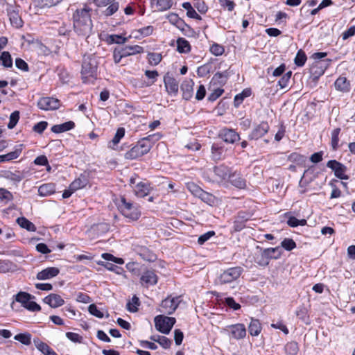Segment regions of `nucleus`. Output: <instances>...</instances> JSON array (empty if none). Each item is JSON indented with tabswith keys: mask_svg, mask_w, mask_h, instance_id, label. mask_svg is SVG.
Masks as SVG:
<instances>
[{
	"mask_svg": "<svg viewBox=\"0 0 355 355\" xmlns=\"http://www.w3.org/2000/svg\"><path fill=\"white\" fill-rule=\"evenodd\" d=\"M92 8L85 4L83 8L76 10L73 14V28L76 33L82 36H89L92 31L91 19Z\"/></svg>",
	"mask_w": 355,
	"mask_h": 355,
	"instance_id": "1",
	"label": "nucleus"
},
{
	"mask_svg": "<svg viewBox=\"0 0 355 355\" xmlns=\"http://www.w3.org/2000/svg\"><path fill=\"white\" fill-rule=\"evenodd\" d=\"M232 171V170L228 166L224 164H220L214 166L212 171L206 172L204 177L205 178H207V175H211V178H207L209 181L227 187L229 184V179L231 175Z\"/></svg>",
	"mask_w": 355,
	"mask_h": 355,
	"instance_id": "2",
	"label": "nucleus"
},
{
	"mask_svg": "<svg viewBox=\"0 0 355 355\" xmlns=\"http://www.w3.org/2000/svg\"><path fill=\"white\" fill-rule=\"evenodd\" d=\"M97 62L94 55H85L83 56L81 75L84 83H87L89 78L96 75Z\"/></svg>",
	"mask_w": 355,
	"mask_h": 355,
	"instance_id": "3",
	"label": "nucleus"
},
{
	"mask_svg": "<svg viewBox=\"0 0 355 355\" xmlns=\"http://www.w3.org/2000/svg\"><path fill=\"white\" fill-rule=\"evenodd\" d=\"M152 146L148 137H145L137 142L130 150L125 154L127 159H135L147 154Z\"/></svg>",
	"mask_w": 355,
	"mask_h": 355,
	"instance_id": "4",
	"label": "nucleus"
},
{
	"mask_svg": "<svg viewBox=\"0 0 355 355\" xmlns=\"http://www.w3.org/2000/svg\"><path fill=\"white\" fill-rule=\"evenodd\" d=\"M118 207L121 213L130 220H137L141 216L139 207L128 202L123 197L121 198Z\"/></svg>",
	"mask_w": 355,
	"mask_h": 355,
	"instance_id": "5",
	"label": "nucleus"
},
{
	"mask_svg": "<svg viewBox=\"0 0 355 355\" xmlns=\"http://www.w3.org/2000/svg\"><path fill=\"white\" fill-rule=\"evenodd\" d=\"M15 300L21 304L26 309L31 312H37L41 310V306L33 301L35 296L24 291H20L14 295Z\"/></svg>",
	"mask_w": 355,
	"mask_h": 355,
	"instance_id": "6",
	"label": "nucleus"
},
{
	"mask_svg": "<svg viewBox=\"0 0 355 355\" xmlns=\"http://www.w3.org/2000/svg\"><path fill=\"white\" fill-rule=\"evenodd\" d=\"M156 329L162 334H168L175 323V318L159 315L155 318Z\"/></svg>",
	"mask_w": 355,
	"mask_h": 355,
	"instance_id": "7",
	"label": "nucleus"
},
{
	"mask_svg": "<svg viewBox=\"0 0 355 355\" xmlns=\"http://www.w3.org/2000/svg\"><path fill=\"white\" fill-rule=\"evenodd\" d=\"M181 301V296H169L162 300L159 308V311L165 314L171 315L177 309Z\"/></svg>",
	"mask_w": 355,
	"mask_h": 355,
	"instance_id": "8",
	"label": "nucleus"
},
{
	"mask_svg": "<svg viewBox=\"0 0 355 355\" xmlns=\"http://www.w3.org/2000/svg\"><path fill=\"white\" fill-rule=\"evenodd\" d=\"M241 267H232L224 270L219 276L218 281L220 284H228L236 280L241 275Z\"/></svg>",
	"mask_w": 355,
	"mask_h": 355,
	"instance_id": "9",
	"label": "nucleus"
},
{
	"mask_svg": "<svg viewBox=\"0 0 355 355\" xmlns=\"http://www.w3.org/2000/svg\"><path fill=\"white\" fill-rule=\"evenodd\" d=\"M327 166L334 171L335 176L338 178L345 180L349 179V176L346 174L347 168L342 163L332 159L327 162Z\"/></svg>",
	"mask_w": 355,
	"mask_h": 355,
	"instance_id": "10",
	"label": "nucleus"
},
{
	"mask_svg": "<svg viewBox=\"0 0 355 355\" xmlns=\"http://www.w3.org/2000/svg\"><path fill=\"white\" fill-rule=\"evenodd\" d=\"M218 137L225 143L233 144L240 140L241 137L234 129L224 128L218 134Z\"/></svg>",
	"mask_w": 355,
	"mask_h": 355,
	"instance_id": "11",
	"label": "nucleus"
},
{
	"mask_svg": "<svg viewBox=\"0 0 355 355\" xmlns=\"http://www.w3.org/2000/svg\"><path fill=\"white\" fill-rule=\"evenodd\" d=\"M158 277L153 269H145L142 271L140 282L142 286L148 287L157 283Z\"/></svg>",
	"mask_w": 355,
	"mask_h": 355,
	"instance_id": "12",
	"label": "nucleus"
},
{
	"mask_svg": "<svg viewBox=\"0 0 355 355\" xmlns=\"http://www.w3.org/2000/svg\"><path fill=\"white\" fill-rule=\"evenodd\" d=\"M37 106L42 110H53L60 107V102L53 97H42L38 101Z\"/></svg>",
	"mask_w": 355,
	"mask_h": 355,
	"instance_id": "13",
	"label": "nucleus"
},
{
	"mask_svg": "<svg viewBox=\"0 0 355 355\" xmlns=\"http://www.w3.org/2000/svg\"><path fill=\"white\" fill-rule=\"evenodd\" d=\"M270 126L266 121L261 122L256 125L248 135L250 140H257L263 137L269 130Z\"/></svg>",
	"mask_w": 355,
	"mask_h": 355,
	"instance_id": "14",
	"label": "nucleus"
},
{
	"mask_svg": "<svg viewBox=\"0 0 355 355\" xmlns=\"http://www.w3.org/2000/svg\"><path fill=\"white\" fill-rule=\"evenodd\" d=\"M226 330L229 331L232 338L236 340L243 338L246 335L245 327L241 323L227 326Z\"/></svg>",
	"mask_w": 355,
	"mask_h": 355,
	"instance_id": "15",
	"label": "nucleus"
},
{
	"mask_svg": "<svg viewBox=\"0 0 355 355\" xmlns=\"http://www.w3.org/2000/svg\"><path fill=\"white\" fill-rule=\"evenodd\" d=\"M7 12L12 26L20 28L23 25V21L18 13V9L12 5L7 6Z\"/></svg>",
	"mask_w": 355,
	"mask_h": 355,
	"instance_id": "16",
	"label": "nucleus"
},
{
	"mask_svg": "<svg viewBox=\"0 0 355 355\" xmlns=\"http://www.w3.org/2000/svg\"><path fill=\"white\" fill-rule=\"evenodd\" d=\"M59 273V268L56 267H49L39 272L37 274L36 278L38 280H47L56 277Z\"/></svg>",
	"mask_w": 355,
	"mask_h": 355,
	"instance_id": "17",
	"label": "nucleus"
},
{
	"mask_svg": "<svg viewBox=\"0 0 355 355\" xmlns=\"http://www.w3.org/2000/svg\"><path fill=\"white\" fill-rule=\"evenodd\" d=\"M316 178L315 167L311 166L306 169L303 174L300 181V187L301 188L305 187L308 184L311 182Z\"/></svg>",
	"mask_w": 355,
	"mask_h": 355,
	"instance_id": "18",
	"label": "nucleus"
},
{
	"mask_svg": "<svg viewBox=\"0 0 355 355\" xmlns=\"http://www.w3.org/2000/svg\"><path fill=\"white\" fill-rule=\"evenodd\" d=\"M135 194L139 198H144L146 196L150 191V187L148 182H139L132 187Z\"/></svg>",
	"mask_w": 355,
	"mask_h": 355,
	"instance_id": "19",
	"label": "nucleus"
},
{
	"mask_svg": "<svg viewBox=\"0 0 355 355\" xmlns=\"http://www.w3.org/2000/svg\"><path fill=\"white\" fill-rule=\"evenodd\" d=\"M331 62V60L330 59L322 61H315L311 67L313 73L318 76H322L329 66Z\"/></svg>",
	"mask_w": 355,
	"mask_h": 355,
	"instance_id": "20",
	"label": "nucleus"
},
{
	"mask_svg": "<svg viewBox=\"0 0 355 355\" xmlns=\"http://www.w3.org/2000/svg\"><path fill=\"white\" fill-rule=\"evenodd\" d=\"M44 303L49 304L51 308H58L62 306L64 304V300L62 297L55 293H51L44 297Z\"/></svg>",
	"mask_w": 355,
	"mask_h": 355,
	"instance_id": "21",
	"label": "nucleus"
},
{
	"mask_svg": "<svg viewBox=\"0 0 355 355\" xmlns=\"http://www.w3.org/2000/svg\"><path fill=\"white\" fill-rule=\"evenodd\" d=\"M211 159L214 161L221 160L225 157V147L221 143H214L211 148Z\"/></svg>",
	"mask_w": 355,
	"mask_h": 355,
	"instance_id": "22",
	"label": "nucleus"
},
{
	"mask_svg": "<svg viewBox=\"0 0 355 355\" xmlns=\"http://www.w3.org/2000/svg\"><path fill=\"white\" fill-rule=\"evenodd\" d=\"M194 83L192 80H184L180 89L182 91V97L185 100H189L193 96Z\"/></svg>",
	"mask_w": 355,
	"mask_h": 355,
	"instance_id": "23",
	"label": "nucleus"
},
{
	"mask_svg": "<svg viewBox=\"0 0 355 355\" xmlns=\"http://www.w3.org/2000/svg\"><path fill=\"white\" fill-rule=\"evenodd\" d=\"M23 150V145L19 144L15 147V150L5 155H0V163L9 162L19 157Z\"/></svg>",
	"mask_w": 355,
	"mask_h": 355,
	"instance_id": "24",
	"label": "nucleus"
},
{
	"mask_svg": "<svg viewBox=\"0 0 355 355\" xmlns=\"http://www.w3.org/2000/svg\"><path fill=\"white\" fill-rule=\"evenodd\" d=\"M229 183L239 189H244L246 186L245 179L243 178L236 171H232L231 172V175L230 176Z\"/></svg>",
	"mask_w": 355,
	"mask_h": 355,
	"instance_id": "25",
	"label": "nucleus"
},
{
	"mask_svg": "<svg viewBox=\"0 0 355 355\" xmlns=\"http://www.w3.org/2000/svg\"><path fill=\"white\" fill-rule=\"evenodd\" d=\"M75 127V123L72 121H69L67 122L56 124L51 127V131L54 133L59 134L62 133L69 130L73 129Z\"/></svg>",
	"mask_w": 355,
	"mask_h": 355,
	"instance_id": "26",
	"label": "nucleus"
},
{
	"mask_svg": "<svg viewBox=\"0 0 355 355\" xmlns=\"http://www.w3.org/2000/svg\"><path fill=\"white\" fill-rule=\"evenodd\" d=\"M164 85L170 94L176 95L178 92V83L176 80L171 77H164Z\"/></svg>",
	"mask_w": 355,
	"mask_h": 355,
	"instance_id": "27",
	"label": "nucleus"
},
{
	"mask_svg": "<svg viewBox=\"0 0 355 355\" xmlns=\"http://www.w3.org/2000/svg\"><path fill=\"white\" fill-rule=\"evenodd\" d=\"M62 0H33V4L37 8V11L40 9L51 8L56 6Z\"/></svg>",
	"mask_w": 355,
	"mask_h": 355,
	"instance_id": "28",
	"label": "nucleus"
},
{
	"mask_svg": "<svg viewBox=\"0 0 355 355\" xmlns=\"http://www.w3.org/2000/svg\"><path fill=\"white\" fill-rule=\"evenodd\" d=\"M121 49L123 51L122 53H123L125 58L130 55L141 53L144 52V48L139 45H127L121 47Z\"/></svg>",
	"mask_w": 355,
	"mask_h": 355,
	"instance_id": "29",
	"label": "nucleus"
},
{
	"mask_svg": "<svg viewBox=\"0 0 355 355\" xmlns=\"http://www.w3.org/2000/svg\"><path fill=\"white\" fill-rule=\"evenodd\" d=\"M153 5H155L158 11H166L170 9L173 4V0H150Z\"/></svg>",
	"mask_w": 355,
	"mask_h": 355,
	"instance_id": "30",
	"label": "nucleus"
},
{
	"mask_svg": "<svg viewBox=\"0 0 355 355\" xmlns=\"http://www.w3.org/2000/svg\"><path fill=\"white\" fill-rule=\"evenodd\" d=\"M335 88L343 92H347L350 89L349 82L345 77H339L336 79L335 83Z\"/></svg>",
	"mask_w": 355,
	"mask_h": 355,
	"instance_id": "31",
	"label": "nucleus"
},
{
	"mask_svg": "<svg viewBox=\"0 0 355 355\" xmlns=\"http://www.w3.org/2000/svg\"><path fill=\"white\" fill-rule=\"evenodd\" d=\"M55 191V185L52 183L44 184L38 188V193L40 196H49Z\"/></svg>",
	"mask_w": 355,
	"mask_h": 355,
	"instance_id": "32",
	"label": "nucleus"
},
{
	"mask_svg": "<svg viewBox=\"0 0 355 355\" xmlns=\"http://www.w3.org/2000/svg\"><path fill=\"white\" fill-rule=\"evenodd\" d=\"M261 329L259 320L252 318L248 327L250 334L252 336H257L261 333Z\"/></svg>",
	"mask_w": 355,
	"mask_h": 355,
	"instance_id": "33",
	"label": "nucleus"
},
{
	"mask_svg": "<svg viewBox=\"0 0 355 355\" xmlns=\"http://www.w3.org/2000/svg\"><path fill=\"white\" fill-rule=\"evenodd\" d=\"M125 135V129L123 128H119L117 129L116 132L113 139L109 142L108 148L114 150L115 146L120 142V140Z\"/></svg>",
	"mask_w": 355,
	"mask_h": 355,
	"instance_id": "34",
	"label": "nucleus"
},
{
	"mask_svg": "<svg viewBox=\"0 0 355 355\" xmlns=\"http://www.w3.org/2000/svg\"><path fill=\"white\" fill-rule=\"evenodd\" d=\"M17 223L21 227L24 228L29 232H35L36 231L35 225L32 222H31L27 218H26L25 217L18 218L17 219Z\"/></svg>",
	"mask_w": 355,
	"mask_h": 355,
	"instance_id": "35",
	"label": "nucleus"
},
{
	"mask_svg": "<svg viewBox=\"0 0 355 355\" xmlns=\"http://www.w3.org/2000/svg\"><path fill=\"white\" fill-rule=\"evenodd\" d=\"M177 50L179 53H186L191 50L189 42L184 38H179L177 40Z\"/></svg>",
	"mask_w": 355,
	"mask_h": 355,
	"instance_id": "36",
	"label": "nucleus"
},
{
	"mask_svg": "<svg viewBox=\"0 0 355 355\" xmlns=\"http://www.w3.org/2000/svg\"><path fill=\"white\" fill-rule=\"evenodd\" d=\"M340 128H337L332 130L331 134V146L333 150H336L339 148V135Z\"/></svg>",
	"mask_w": 355,
	"mask_h": 355,
	"instance_id": "37",
	"label": "nucleus"
},
{
	"mask_svg": "<svg viewBox=\"0 0 355 355\" xmlns=\"http://www.w3.org/2000/svg\"><path fill=\"white\" fill-rule=\"evenodd\" d=\"M263 255L268 259H278L281 255L279 247L266 248L263 252Z\"/></svg>",
	"mask_w": 355,
	"mask_h": 355,
	"instance_id": "38",
	"label": "nucleus"
},
{
	"mask_svg": "<svg viewBox=\"0 0 355 355\" xmlns=\"http://www.w3.org/2000/svg\"><path fill=\"white\" fill-rule=\"evenodd\" d=\"M1 64L6 68L12 67V58L8 51H3L0 55Z\"/></svg>",
	"mask_w": 355,
	"mask_h": 355,
	"instance_id": "39",
	"label": "nucleus"
},
{
	"mask_svg": "<svg viewBox=\"0 0 355 355\" xmlns=\"http://www.w3.org/2000/svg\"><path fill=\"white\" fill-rule=\"evenodd\" d=\"M182 7L187 10V15L193 19L201 20V17L196 12L189 2H184L182 3Z\"/></svg>",
	"mask_w": 355,
	"mask_h": 355,
	"instance_id": "40",
	"label": "nucleus"
},
{
	"mask_svg": "<svg viewBox=\"0 0 355 355\" xmlns=\"http://www.w3.org/2000/svg\"><path fill=\"white\" fill-rule=\"evenodd\" d=\"M252 92L250 89H245L241 93L236 95L234 97V106L239 107L245 98L250 96Z\"/></svg>",
	"mask_w": 355,
	"mask_h": 355,
	"instance_id": "41",
	"label": "nucleus"
},
{
	"mask_svg": "<svg viewBox=\"0 0 355 355\" xmlns=\"http://www.w3.org/2000/svg\"><path fill=\"white\" fill-rule=\"evenodd\" d=\"M128 38L124 37L119 35H110L107 37V42L110 44H122L128 42Z\"/></svg>",
	"mask_w": 355,
	"mask_h": 355,
	"instance_id": "42",
	"label": "nucleus"
},
{
	"mask_svg": "<svg viewBox=\"0 0 355 355\" xmlns=\"http://www.w3.org/2000/svg\"><path fill=\"white\" fill-rule=\"evenodd\" d=\"M284 351L286 355H297L299 352L298 344L294 341L289 342L285 345Z\"/></svg>",
	"mask_w": 355,
	"mask_h": 355,
	"instance_id": "43",
	"label": "nucleus"
},
{
	"mask_svg": "<svg viewBox=\"0 0 355 355\" xmlns=\"http://www.w3.org/2000/svg\"><path fill=\"white\" fill-rule=\"evenodd\" d=\"M150 339L158 343L164 349H168L172 343L169 338L164 336H157V339H155V336H151Z\"/></svg>",
	"mask_w": 355,
	"mask_h": 355,
	"instance_id": "44",
	"label": "nucleus"
},
{
	"mask_svg": "<svg viewBox=\"0 0 355 355\" xmlns=\"http://www.w3.org/2000/svg\"><path fill=\"white\" fill-rule=\"evenodd\" d=\"M14 339L25 345L31 343V335L29 333H21L15 336Z\"/></svg>",
	"mask_w": 355,
	"mask_h": 355,
	"instance_id": "45",
	"label": "nucleus"
},
{
	"mask_svg": "<svg viewBox=\"0 0 355 355\" xmlns=\"http://www.w3.org/2000/svg\"><path fill=\"white\" fill-rule=\"evenodd\" d=\"M296 315L299 319H300L305 323L309 322L308 310L305 306H299L296 310Z\"/></svg>",
	"mask_w": 355,
	"mask_h": 355,
	"instance_id": "46",
	"label": "nucleus"
},
{
	"mask_svg": "<svg viewBox=\"0 0 355 355\" xmlns=\"http://www.w3.org/2000/svg\"><path fill=\"white\" fill-rule=\"evenodd\" d=\"M307 60V57L306 53L302 49L299 50L296 54L294 62L295 64L298 67H302L304 65L306 61Z\"/></svg>",
	"mask_w": 355,
	"mask_h": 355,
	"instance_id": "47",
	"label": "nucleus"
},
{
	"mask_svg": "<svg viewBox=\"0 0 355 355\" xmlns=\"http://www.w3.org/2000/svg\"><path fill=\"white\" fill-rule=\"evenodd\" d=\"M14 268V264L9 260L0 261V273H6L12 271Z\"/></svg>",
	"mask_w": 355,
	"mask_h": 355,
	"instance_id": "48",
	"label": "nucleus"
},
{
	"mask_svg": "<svg viewBox=\"0 0 355 355\" xmlns=\"http://www.w3.org/2000/svg\"><path fill=\"white\" fill-rule=\"evenodd\" d=\"M33 343L35 347L41 353H47L52 349L47 344L41 341L39 338L34 339Z\"/></svg>",
	"mask_w": 355,
	"mask_h": 355,
	"instance_id": "49",
	"label": "nucleus"
},
{
	"mask_svg": "<svg viewBox=\"0 0 355 355\" xmlns=\"http://www.w3.org/2000/svg\"><path fill=\"white\" fill-rule=\"evenodd\" d=\"M139 306V300L137 296H133L127 304V309L132 313L137 312Z\"/></svg>",
	"mask_w": 355,
	"mask_h": 355,
	"instance_id": "50",
	"label": "nucleus"
},
{
	"mask_svg": "<svg viewBox=\"0 0 355 355\" xmlns=\"http://www.w3.org/2000/svg\"><path fill=\"white\" fill-rule=\"evenodd\" d=\"M162 57L160 53H150L148 54V62L151 65H157L162 61Z\"/></svg>",
	"mask_w": 355,
	"mask_h": 355,
	"instance_id": "51",
	"label": "nucleus"
},
{
	"mask_svg": "<svg viewBox=\"0 0 355 355\" xmlns=\"http://www.w3.org/2000/svg\"><path fill=\"white\" fill-rule=\"evenodd\" d=\"M198 198H200L203 202L207 203L209 205L214 204L216 201V198L212 194L209 193L205 191H202V193H200Z\"/></svg>",
	"mask_w": 355,
	"mask_h": 355,
	"instance_id": "52",
	"label": "nucleus"
},
{
	"mask_svg": "<svg viewBox=\"0 0 355 355\" xmlns=\"http://www.w3.org/2000/svg\"><path fill=\"white\" fill-rule=\"evenodd\" d=\"M287 224L292 227H295L297 226H304L306 224V220L305 219L299 220L294 216H291L287 220Z\"/></svg>",
	"mask_w": 355,
	"mask_h": 355,
	"instance_id": "53",
	"label": "nucleus"
},
{
	"mask_svg": "<svg viewBox=\"0 0 355 355\" xmlns=\"http://www.w3.org/2000/svg\"><path fill=\"white\" fill-rule=\"evenodd\" d=\"M281 246L286 250L291 251L296 248V243L292 239L286 238L282 241Z\"/></svg>",
	"mask_w": 355,
	"mask_h": 355,
	"instance_id": "54",
	"label": "nucleus"
},
{
	"mask_svg": "<svg viewBox=\"0 0 355 355\" xmlns=\"http://www.w3.org/2000/svg\"><path fill=\"white\" fill-rule=\"evenodd\" d=\"M19 119V112L15 111L10 116L9 123L8 124V128L9 129H12L17 125L18 121Z\"/></svg>",
	"mask_w": 355,
	"mask_h": 355,
	"instance_id": "55",
	"label": "nucleus"
},
{
	"mask_svg": "<svg viewBox=\"0 0 355 355\" xmlns=\"http://www.w3.org/2000/svg\"><path fill=\"white\" fill-rule=\"evenodd\" d=\"M119 3L113 1L110 3L109 6L105 10L104 14L106 16H111L119 10Z\"/></svg>",
	"mask_w": 355,
	"mask_h": 355,
	"instance_id": "56",
	"label": "nucleus"
},
{
	"mask_svg": "<svg viewBox=\"0 0 355 355\" xmlns=\"http://www.w3.org/2000/svg\"><path fill=\"white\" fill-rule=\"evenodd\" d=\"M292 72L288 71L278 81V85L280 87V88L283 89L288 86V83L290 81L291 77Z\"/></svg>",
	"mask_w": 355,
	"mask_h": 355,
	"instance_id": "57",
	"label": "nucleus"
},
{
	"mask_svg": "<svg viewBox=\"0 0 355 355\" xmlns=\"http://www.w3.org/2000/svg\"><path fill=\"white\" fill-rule=\"evenodd\" d=\"M86 186V180L81 178L76 179L70 184L71 189L76 191L78 189H82Z\"/></svg>",
	"mask_w": 355,
	"mask_h": 355,
	"instance_id": "58",
	"label": "nucleus"
},
{
	"mask_svg": "<svg viewBox=\"0 0 355 355\" xmlns=\"http://www.w3.org/2000/svg\"><path fill=\"white\" fill-rule=\"evenodd\" d=\"M187 187L193 195L197 197H199L203 191L201 188L193 182L188 183Z\"/></svg>",
	"mask_w": 355,
	"mask_h": 355,
	"instance_id": "59",
	"label": "nucleus"
},
{
	"mask_svg": "<svg viewBox=\"0 0 355 355\" xmlns=\"http://www.w3.org/2000/svg\"><path fill=\"white\" fill-rule=\"evenodd\" d=\"M224 51V47L218 44H214L210 47V52L216 56L221 55Z\"/></svg>",
	"mask_w": 355,
	"mask_h": 355,
	"instance_id": "60",
	"label": "nucleus"
},
{
	"mask_svg": "<svg viewBox=\"0 0 355 355\" xmlns=\"http://www.w3.org/2000/svg\"><path fill=\"white\" fill-rule=\"evenodd\" d=\"M214 235L215 232L214 231H209L199 236L198 243L202 245Z\"/></svg>",
	"mask_w": 355,
	"mask_h": 355,
	"instance_id": "61",
	"label": "nucleus"
},
{
	"mask_svg": "<svg viewBox=\"0 0 355 355\" xmlns=\"http://www.w3.org/2000/svg\"><path fill=\"white\" fill-rule=\"evenodd\" d=\"M153 31H154V28L153 26H148L141 28L136 31L135 32L140 33V35L143 37H147V36L152 35Z\"/></svg>",
	"mask_w": 355,
	"mask_h": 355,
	"instance_id": "62",
	"label": "nucleus"
},
{
	"mask_svg": "<svg viewBox=\"0 0 355 355\" xmlns=\"http://www.w3.org/2000/svg\"><path fill=\"white\" fill-rule=\"evenodd\" d=\"M89 312L98 318H103L104 316L103 313L95 304L89 305Z\"/></svg>",
	"mask_w": 355,
	"mask_h": 355,
	"instance_id": "63",
	"label": "nucleus"
},
{
	"mask_svg": "<svg viewBox=\"0 0 355 355\" xmlns=\"http://www.w3.org/2000/svg\"><path fill=\"white\" fill-rule=\"evenodd\" d=\"M48 123L46 121H40L37 123H36L33 128V130L37 133L41 134L42 133L44 130L47 128Z\"/></svg>",
	"mask_w": 355,
	"mask_h": 355,
	"instance_id": "64",
	"label": "nucleus"
}]
</instances>
